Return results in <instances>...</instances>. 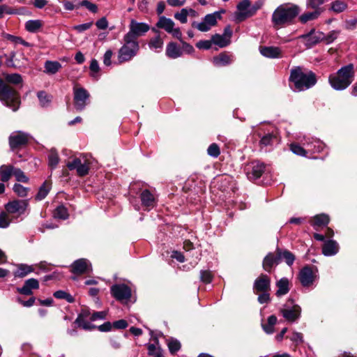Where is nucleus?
<instances>
[{
  "label": "nucleus",
  "instance_id": "nucleus-1",
  "mask_svg": "<svg viewBox=\"0 0 357 357\" xmlns=\"http://www.w3.org/2000/svg\"><path fill=\"white\" fill-rule=\"evenodd\" d=\"M289 81L294 85V91L297 92L312 88L317 82L315 73L300 66L291 70Z\"/></svg>",
  "mask_w": 357,
  "mask_h": 357
},
{
  "label": "nucleus",
  "instance_id": "nucleus-2",
  "mask_svg": "<svg viewBox=\"0 0 357 357\" xmlns=\"http://www.w3.org/2000/svg\"><path fill=\"white\" fill-rule=\"evenodd\" d=\"M354 77V65L350 63L342 67L335 73L331 74L328 82L333 89L342 91L352 83Z\"/></svg>",
  "mask_w": 357,
  "mask_h": 357
},
{
  "label": "nucleus",
  "instance_id": "nucleus-3",
  "mask_svg": "<svg viewBox=\"0 0 357 357\" xmlns=\"http://www.w3.org/2000/svg\"><path fill=\"white\" fill-rule=\"evenodd\" d=\"M300 8L298 6L285 3L278 6L272 15V22L275 26H281L289 24L298 15Z\"/></svg>",
  "mask_w": 357,
  "mask_h": 357
},
{
  "label": "nucleus",
  "instance_id": "nucleus-4",
  "mask_svg": "<svg viewBox=\"0 0 357 357\" xmlns=\"http://www.w3.org/2000/svg\"><path fill=\"white\" fill-rule=\"evenodd\" d=\"M0 101L13 112L17 111L20 105L19 93L11 86H8L0 78Z\"/></svg>",
  "mask_w": 357,
  "mask_h": 357
},
{
  "label": "nucleus",
  "instance_id": "nucleus-5",
  "mask_svg": "<svg viewBox=\"0 0 357 357\" xmlns=\"http://www.w3.org/2000/svg\"><path fill=\"white\" fill-rule=\"evenodd\" d=\"M139 50V45L137 40L124 36L123 45L118 51L119 63H122L130 61L137 54Z\"/></svg>",
  "mask_w": 357,
  "mask_h": 357
},
{
  "label": "nucleus",
  "instance_id": "nucleus-6",
  "mask_svg": "<svg viewBox=\"0 0 357 357\" xmlns=\"http://www.w3.org/2000/svg\"><path fill=\"white\" fill-rule=\"evenodd\" d=\"M280 312L289 322H294L298 319L301 314V307L294 303V301L289 299L280 309Z\"/></svg>",
  "mask_w": 357,
  "mask_h": 357
},
{
  "label": "nucleus",
  "instance_id": "nucleus-7",
  "mask_svg": "<svg viewBox=\"0 0 357 357\" xmlns=\"http://www.w3.org/2000/svg\"><path fill=\"white\" fill-rule=\"evenodd\" d=\"M114 298L122 303H126L131 297V289L125 284H116L110 288Z\"/></svg>",
  "mask_w": 357,
  "mask_h": 357
},
{
  "label": "nucleus",
  "instance_id": "nucleus-8",
  "mask_svg": "<svg viewBox=\"0 0 357 357\" xmlns=\"http://www.w3.org/2000/svg\"><path fill=\"white\" fill-rule=\"evenodd\" d=\"M220 17V14L215 12L206 15L200 22H193L192 26L202 32H206L217 24L218 19Z\"/></svg>",
  "mask_w": 357,
  "mask_h": 357
},
{
  "label": "nucleus",
  "instance_id": "nucleus-9",
  "mask_svg": "<svg viewBox=\"0 0 357 357\" xmlns=\"http://www.w3.org/2000/svg\"><path fill=\"white\" fill-rule=\"evenodd\" d=\"M174 21L170 18H167L165 16H161L156 26L159 29H162L165 31H167L169 33L172 34V36L180 40L181 41L182 38V33L179 28H174Z\"/></svg>",
  "mask_w": 357,
  "mask_h": 357
},
{
  "label": "nucleus",
  "instance_id": "nucleus-10",
  "mask_svg": "<svg viewBox=\"0 0 357 357\" xmlns=\"http://www.w3.org/2000/svg\"><path fill=\"white\" fill-rule=\"evenodd\" d=\"M129 29V31L125 36L127 38L137 40L139 36L144 35L149 30V26L146 23L137 22L135 20H132Z\"/></svg>",
  "mask_w": 357,
  "mask_h": 357
},
{
  "label": "nucleus",
  "instance_id": "nucleus-11",
  "mask_svg": "<svg viewBox=\"0 0 357 357\" xmlns=\"http://www.w3.org/2000/svg\"><path fill=\"white\" fill-rule=\"evenodd\" d=\"M29 206L27 199H15L8 202L5 205V208L8 214H17L20 216L24 213Z\"/></svg>",
  "mask_w": 357,
  "mask_h": 357
},
{
  "label": "nucleus",
  "instance_id": "nucleus-12",
  "mask_svg": "<svg viewBox=\"0 0 357 357\" xmlns=\"http://www.w3.org/2000/svg\"><path fill=\"white\" fill-rule=\"evenodd\" d=\"M90 97L89 93L84 88H74L75 107L77 111H82Z\"/></svg>",
  "mask_w": 357,
  "mask_h": 357
},
{
  "label": "nucleus",
  "instance_id": "nucleus-13",
  "mask_svg": "<svg viewBox=\"0 0 357 357\" xmlns=\"http://www.w3.org/2000/svg\"><path fill=\"white\" fill-rule=\"evenodd\" d=\"M29 139L27 133L16 131L13 132L9 137V144L12 149H16L19 146L25 145Z\"/></svg>",
  "mask_w": 357,
  "mask_h": 357
},
{
  "label": "nucleus",
  "instance_id": "nucleus-14",
  "mask_svg": "<svg viewBox=\"0 0 357 357\" xmlns=\"http://www.w3.org/2000/svg\"><path fill=\"white\" fill-rule=\"evenodd\" d=\"M315 275L310 266L303 267L298 273V280L304 287H308L313 284Z\"/></svg>",
  "mask_w": 357,
  "mask_h": 357
},
{
  "label": "nucleus",
  "instance_id": "nucleus-15",
  "mask_svg": "<svg viewBox=\"0 0 357 357\" xmlns=\"http://www.w3.org/2000/svg\"><path fill=\"white\" fill-rule=\"evenodd\" d=\"M265 170V165L259 161H254L251 162L248 167L247 175L248 178L250 180H255L259 178Z\"/></svg>",
  "mask_w": 357,
  "mask_h": 357
},
{
  "label": "nucleus",
  "instance_id": "nucleus-16",
  "mask_svg": "<svg viewBox=\"0 0 357 357\" xmlns=\"http://www.w3.org/2000/svg\"><path fill=\"white\" fill-rule=\"evenodd\" d=\"M66 166L70 170L75 169L77 174L80 176L88 174L89 171V163L86 162L82 163L81 159L78 158H75L73 161L68 162Z\"/></svg>",
  "mask_w": 357,
  "mask_h": 357
},
{
  "label": "nucleus",
  "instance_id": "nucleus-17",
  "mask_svg": "<svg viewBox=\"0 0 357 357\" xmlns=\"http://www.w3.org/2000/svg\"><path fill=\"white\" fill-rule=\"evenodd\" d=\"M300 38L305 40V46L307 48H311L319 42L323 41L324 33L312 29L308 33L303 34Z\"/></svg>",
  "mask_w": 357,
  "mask_h": 357
},
{
  "label": "nucleus",
  "instance_id": "nucleus-18",
  "mask_svg": "<svg viewBox=\"0 0 357 357\" xmlns=\"http://www.w3.org/2000/svg\"><path fill=\"white\" fill-rule=\"evenodd\" d=\"M92 270L91 264L86 259H79L72 264V271L76 274H83L91 272Z\"/></svg>",
  "mask_w": 357,
  "mask_h": 357
},
{
  "label": "nucleus",
  "instance_id": "nucleus-19",
  "mask_svg": "<svg viewBox=\"0 0 357 357\" xmlns=\"http://www.w3.org/2000/svg\"><path fill=\"white\" fill-rule=\"evenodd\" d=\"M238 11L236 13V19L242 22L250 17V2L249 0H243L237 6Z\"/></svg>",
  "mask_w": 357,
  "mask_h": 357
},
{
  "label": "nucleus",
  "instance_id": "nucleus-20",
  "mask_svg": "<svg viewBox=\"0 0 357 357\" xmlns=\"http://www.w3.org/2000/svg\"><path fill=\"white\" fill-rule=\"evenodd\" d=\"M260 54L268 59H278L282 57V50L275 46H260Z\"/></svg>",
  "mask_w": 357,
  "mask_h": 357
},
{
  "label": "nucleus",
  "instance_id": "nucleus-21",
  "mask_svg": "<svg viewBox=\"0 0 357 357\" xmlns=\"http://www.w3.org/2000/svg\"><path fill=\"white\" fill-rule=\"evenodd\" d=\"M271 280L266 275L261 274L254 283V289L257 291H269L271 289Z\"/></svg>",
  "mask_w": 357,
  "mask_h": 357
},
{
  "label": "nucleus",
  "instance_id": "nucleus-22",
  "mask_svg": "<svg viewBox=\"0 0 357 357\" xmlns=\"http://www.w3.org/2000/svg\"><path fill=\"white\" fill-rule=\"evenodd\" d=\"M39 288V282L35 278H30L24 282L22 287L17 288V291L26 296H30L33 294L32 289Z\"/></svg>",
  "mask_w": 357,
  "mask_h": 357
},
{
  "label": "nucleus",
  "instance_id": "nucleus-23",
  "mask_svg": "<svg viewBox=\"0 0 357 357\" xmlns=\"http://www.w3.org/2000/svg\"><path fill=\"white\" fill-rule=\"evenodd\" d=\"M280 263V256H278V253L277 252L276 255H274L270 252L263 260V268L267 272H271L272 268Z\"/></svg>",
  "mask_w": 357,
  "mask_h": 357
},
{
  "label": "nucleus",
  "instance_id": "nucleus-24",
  "mask_svg": "<svg viewBox=\"0 0 357 357\" xmlns=\"http://www.w3.org/2000/svg\"><path fill=\"white\" fill-rule=\"evenodd\" d=\"M140 198L142 206L148 210L155 206L156 203L155 198L149 190H143L140 195Z\"/></svg>",
  "mask_w": 357,
  "mask_h": 357
},
{
  "label": "nucleus",
  "instance_id": "nucleus-25",
  "mask_svg": "<svg viewBox=\"0 0 357 357\" xmlns=\"http://www.w3.org/2000/svg\"><path fill=\"white\" fill-rule=\"evenodd\" d=\"M339 251V245L334 240L326 241L323 245L322 253L325 256H333L336 255Z\"/></svg>",
  "mask_w": 357,
  "mask_h": 357
},
{
  "label": "nucleus",
  "instance_id": "nucleus-26",
  "mask_svg": "<svg viewBox=\"0 0 357 357\" xmlns=\"http://www.w3.org/2000/svg\"><path fill=\"white\" fill-rule=\"evenodd\" d=\"M183 54L181 47L174 42L167 44L166 47V55L171 59L180 57Z\"/></svg>",
  "mask_w": 357,
  "mask_h": 357
},
{
  "label": "nucleus",
  "instance_id": "nucleus-27",
  "mask_svg": "<svg viewBox=\"0 0 357 357\" xmlns=\"http://www.w3.org/2000/svg\"><path fill=\"white\" fill-rule=\"evenodd\" d=\"M17 270L13 273L15 278H22L34 271L33 266L20 264L17 266Z\"/></svg>",
  "mask_w": 357,
  "mask_h": 357
},
{
  "label": "nucleus",
  "instance_id": "nucleus-28",
  "mask_svg": "<svg viewBox=\"0 0 357 357\" xmlns=\"http://www.w3.org/2000/svg\"><path fill=\"white\" fill-rule=\"evenodd\" d=\"M278 290L276 296L280 297L287 294L289 291V282L287 278H282L277 282Z\"/></svg>",
  "mask_w": 357,
  "mask_h": 357
},
{
  "label": "nucleus",
  "instance_id": "nucleus-29",
  "mask_svg": "<svg viewBox=\"0 0 357 357\" xmlns=\"http://www.w3.org/2000/svg\"><path fill=\"white\" fill-rule=\"evenodd\" d=\"M309 140V142L304 143L307 145L308 151L314 153H319L323 151L325 145L322 142L317 139H312Z\"/></svg>",
  "mask_w": 357,
  "mask_h": 357
},
{
  "label": "nucleus",
  "instance_id": "nucleus-30",
  "mask_svg": "<svg viewBox=\"0 0 357 357\" xmlns=\"http://www.w3.org/2000/svg\"><path fill=\"white\" fill-rule=\"evenodd\" d=\"M329 216L326 214L322 213L314 216L311 225L316 228L317 227L326 226L329 222Z\"/></svg>",
  "mask_w": 357,
  "mask_h": 357
},
{
  "label": "nucleus",
  "instance_id": "nucleus-31",
  "mask_svg": "<svg viewBox=\"0 0 357 357\" xmlns=\"http://www.w3.org/2000/svg\"><path fill=\"white\" fill-rule=\"evenodd\" d=\"M213 62L216 66H225L231 63V56L227 54L221 53L213 57Z\"/></svg>",
  "mask_w": 357,
  "mask_h": 357
},
{
  "label": "nucleus",
  "instance_id": "nucleus-32",
  "mask_svg": "<svg viewBox=\"0 0 357 357\" xmlns=\"http://www.w3.org/2000/svg\"><path fill=\"white\" fill-rule=\"evenodd\" d=\"M13 172V166L1 165L0 167V177L2 182L9 181Z\"/></svg>",
  "mask_w": 357,
  "mask_h": 357
},
{
  "label": "nucleus",
  "instance_id": "nucleus-33",
  "mask_svg": "<svg viewBox=\"0 0 357 357\" xmlns=\"http://www.w3.org/2000/svg\"><path fill=\"white\" fill-rule=\"evenodd\" d=\"M43 26V22L40 20H31L25 23V29L30 33L37 32Z\"/></svg>",
  "mask_w": 357,
  "mask_h": 357
},
{
  "label": "nucleus",
  "instance_id": "nucleus-34",
  "mask_svg": "<svg viewBox=\"0 0 357 357\" xmlns=\"http://www.w3.org/2000/svg\"><path fill=\"white\" fill-rule=\"evenodd\" d=\"M51 189V184L47 181H45L43 185L40 187L38 193L36 195V199L41 201L44 199L48 195Z\"/></svg>",
  "mask_w": 357,
  "mask_h": 357
},
{
  "label": "nucleus",
  "instance_id": "nucleus-35",
  "mask_svg": "<svg viewBox=\"0 0 357 357\" xmlns=\"http://www.w3.org/2000/svg\"><path fill=\"white\" fill-rule=\"evenodd\" d=\"M45 72L48 74H55L61 68V65L58 61H47L44 65Z\"/></svg>",
  "mask_w": 357,
  "mask_h": 357
},
{
  "label": "nucleus",
  "instance_id": "nucleus-36",
  "mask_svg": "<svg viewBox=\"0 0 357 357\" xmlns=\"http://www.w3.org/2000/svg\"><path fill=\"white\" fill-rule=\"evenodd\" d=\"M84 312L79 314L75 319V324L84 330H92L96 328V326L91 324L90 322L86 321L84 318Z\"/></svg>",
  "mask_w": 357,
  "mask_h": 357
},
{
  "label": "nucleus",
  "instance_id": "nucleus-37",
  "mask_svg": "<svg viewBox=\"0 0 357 357\" xmlns=\"http://www.w3.org/2000/svg\"><path fill=\"white\" fill-rule=\"evenodd\" d=\"M277 250L278 256H280V262H281L283 259L288 266H291L294 264L295 257L291 252L288 250L282 251L280 249H278Z\"/></svg>",
  "mask_w": 357,
  "mask_h": 357
},
{
  "label": "nucleus",
  "instance_id": "nucleus-38",
  "mask_svg": "<svg viewBox=\"0 0 357 357\" xmlns=\"http://www.w3.org/2000/svg\"><path fill=\"white\" fill-rule=\"evenodd\" d=\"M323 10H314L313 12H307L301 15L299 17L302 23L317 19L322 13Z\"/></svg>",
  "mask_w": 357,
  "mask_h": 357
},
{
  "label": "nucleus",
  "instance_id": "nucleus-39",
  "mask_svg": "<svg viewBox=\"0 0 357 357\" xmlns=\"http://www.w3.org/2000/svg\"><path fill=\"white\" fill-rule=\"evenodd\" d=\"M59 162V154L55 149H51L48 155V165L52 169H55Z\"/></svg>",
  "mask_w": 357,
  "mask_h": 357
},
{
  "label": "nucleus",
  "instance_id": "nucleus-40",
  "mask_svg": "<svg viewBox=\"0 0 357 357\" xmlns=\"http://www.w3.org/2000/svg\"><path fill=\"white\" fill-rule=\"evenodd\" d=\"M213 43L218 45L220 47H225L229 44V41L227 40L226 37L220 34H215L211 38Z\"/></svg>",
  "mask_w": 357,
  "mask_h": 357
},
{
  "label": "nucleus",
  "instance_id": "nucleus-41",
  "mask_svg": "<svg viewBox=\"0 0 357 357\" xmlns=\"http://www.w3.org/2000/svg\"><path fill=\"white\" fill-rule=\"evenodd\" d=\"M347 4L344 1L336 0L333 1L331 4V9L335 13H342L346 10Z\"/></svg>",
  "mask_w": 357,
  "mask_h": 357
},
{
  "label": "nucleus",
  "instance_id": "nucleus-42",
  "mask_svg": "<svg viewBox=\"0 0 357 357\" xmlns=\"http://www.w3.org/2000/svg\"><path fill=\"white\" fill-rule=\"evenodd\" d=\"M68 212L67 208L63 206H59L54 211V216L56 218L66 220L68 218Z\"/></svg>",
  "mask_w": 357,
  "mask_h": 357
},
{
  "label": "nucleus",
  "instance_id": "nucleus-43",
  "mask_svg": "<svg viewBox=\"0 0 357 357\" xmlns=\"http://www.w3.org/2000/svg\"><path fill=\"white\" fill-rule=\"evenodd\" d=\"M162 46L163 40L159 35L151 38L149 43V47L151 50H161L162 48Z\"/></svg>",
  "mask_w": 357,
  "mask_h": 357
},
{
  "label": "nucleus",
  "instance_id": "nucleus-44",
  "mask_svg": "<svg viewBox=\"0 0 357 357\" xmlns=\"http://www.w3.org/2000/svg\"><path fill=\"white\" fill-rule=\"evenodd\" d=\"M167 346L171 354H175L181 349V343L174 338L168 340Z\"/></svg>",
  "mask_w": 357,
  "mask_h": 357
},
{
  "label": "nucleus",
  "instance_id": "nucleus-45",
  "mask_svg": "<svg viewBox=\"0 0 357 357\" xmlns=\"http://www.w3.org/2000/svg\"><path fill=\"white\" fill-rule=\"evenodd\" d=\"M37 96L42 107H47L50 105L51 102V96H48L45 91H39Z\"/></svg>",
  "mask_w": 357,
  "mask_h": 357
},
{
  "label": "nucleus",
  "instance_id": "nucleus-46",
  "mask_svg": "<svg viewBox=\"0 0 357 357\" xmlns=\"http://www.w3.org/2000/svg\"><path fill=\"white\" fill-rule=\"evenodd\" d=\"M276 139V136L273 134L268 133L263 136L260 140V145L261 146H272L274 140Z\"/></svg>",
  "mask_w": 357,
  "mask_h": 357
},
{
  "label": "nucleus",
  "instance_id": "nucleus-47",
  "mask_svg": "<svg viewBox=\"0 0 357 357\" xmlns=\"http://www.w3.org/2000/svg\"><path fill=\"white\" fill-rule=\"evenodd\" d=\"M340 31L333 30L330 31L327 35H325L324 33L323 41H324L326 44L329 45L337 38L338 36L340 35Z\"/></svg>",
  "mask_w": 357,
  "mask_h": 357
},
{
  "label": "nucleus",
  "instance_id": "nucleus-48",
  "mask_svg": "<svg viewBox=\"0 0 357 357\" xmlns=\"http://www.w3.org/2000/svg\"><path fill=\"white\" fill-rule=\"evenodd\" d=\"M13 175L15 176L16 180L18 182H22V183H28L29 182V178L19 168H15L13 167Z\"/></svg>",
  "mask_w": 357,
  "mask_h": 357
},
{
  "label": "nucleus",
  "instance_id": "nucleus-49",
  "mask_svg": "<svg viewBox=\"0 0 357 357\" xmlns=\"http://www.w3.org/2000/svg\"><path fill=\"white\" fill-rule=\"evenodd\" d=\"M13 191L21 197H24L27 195L29 191V188L24 187L21 184L15 183L13 188Z\"/></svg>",
  "mask_w": 357,
  "mask_h": 357
},
{
  "label": "nucleus",
  "instance_id": "nucleus-50",
  "mask_svg": "<svg viewBox=\"0 0 357 357\" xmlns=\"http://www.w3.org/2000/svg\"><path fill=\"white\" fill-rule=\"evenodd\" d=\"M6 81L13 84H18L22 82V77L20 74L13 73L6 75Z\"/></svg>",
  "mask_w": 357,
  "mask_h": 357
},
{
  "label": "nucleus",
  "instance_id": "nucleus-51",
  "mask_svg": "<svg viewBox=\"0 0 357 357\" xmlns=\"http://www.w3.org/2000/svg\"><path fill=\"white\" fill-rule=\"evenodd\" d=\"M11 220L7 212H1L0 213V228H7L10 225Z\"/></svg>",
  "mask_w": 357,
  "mask_h": 357
},
{
  "label": "nucleus",
  "instance_id": "nucleus-52",
  "mask_svg": "<svg viewBox=\"0 0 357 357\" xmlns=\"http://www.w3.org/2000/svg\"><path fill=\"white\" fill-rule=\"evenodd\" d=\"M174 18L180 22L185 24L188 22V11L187 8H182L180 12L174 14Z\"/></svg>",
  "mask_w": 357,
  "mask_h": 357
},
{
  "label": "nucleus",
  "instance_id": "nucleus-53",
  "mask_svg": "<svg viewBox=\"0 0 357 357\" xmlns=\"http://www.w3.org/2000/svg\"><path fill=\"white\" fill-rule=\"evenodd\" d=\"M207 153L213 158H218L220 154L218 145L215 143L211 144L207 149Z\"/></svg>",
  "mask_w": 357,
  "mask_h": 357
},
{
  "label": "nucleus",
  "instance_id": "nucleus-54",
  "mask_svg": "<svg viewBox=\"0 0 357 357\" xmlns=\"http://www.w3.org/2000/svg\"><path fill=\"white\" fill-rule=\"evenodd\" d=\"M79 6H84L93 13L98 12V6L88 0H83L79 3Z\"/></svg>",
  "mask_w": 357,
  "mask_h": 357
},
{
  "label": "nucleus",
  "instance_id": "nucleus-55",
  "mask_svg": "<svg viewBox=\"0 0 357 357\" xmlns=\"http://www.w3.org/2000/svg\"><path fill=\"white\" fill-rule=\"evenodd\" d=\"M5 38H7L8 40L12 41V42H14V43H20L22 44V45L25 46V47H29V43L26 42L25 40H24L22 38L20 37H17V36H13L11 34H6L5 35Z\"/></svg>",
  "mask_w": 357,
  "mask_h": 357
},
{
  "label": "nucleus",
  "instance_id": "nucleus-56",
  "mask_svg": "<svg viewBox=\"0 0 357 357\" xmlns=\"http://www.w3.org/2000/svg\"><path fill=\"white\" fill-rule=\"evenodd\" d=\"M291 151L296 155L305 156L306 151L298 144H291Z\"/></svg>",
  "mask_w": 357,
  "mask_h": 357
},
{
  "label": "nucleus",
  "instance_id": "nucleus-57",
  "mask_svg": "<svg viewBox=\"0 0 357 357\" xmlns=\"http://www.w3.org/2000/svg\"><path fill=\"white\" fill-rule=\"evenodd\" d=\"M324 0H307V6L314 10H323L319 6L322 5Z\"/></svg>",
  "mask_w": 357,
  "mask_h": 357
},
{
  "label": "nucleus",
  "instance_id": "nucleus-58",
  "mask_svg": "<svg viewBox=\"0 0 357 357\" xmlns=\"http://www.w3.org/2000/svg\"><path fill=\"white\" fill-rule=\"evenodd\" d=\"M148 354L153 357H156L158 354H162V350L160 348H156L155 344H149L147 345Z\"/></svg>",
  "mask_w": 357,
  "mask_h": 357
},
{
  "label": "nucleus",
  "instance_id": "nucleus-59",
  "mask_svg": "<svg viewBox=\"0 0 357 357\" xmlns=\"http://www.w3.org/2000/svg\"><path fill=\"white\" fill-rule=\"evenodd\" d=\"M107 312L105 311H100V312H93L91 317H90V320L91 321H95L96 320H104L106 319V317H107Z\"/></svg>",
  "mask_w": 357,
  "mask_h": 357
},
{
  "label": "nucleus",
  "instance_id": "nucleus-60",
  "mask_svg": "<svg viewBox=\"0 0 357 357\" xmlns=\"http://www.w3.org/2000/svg\"><path fill=\"white\" fill-rule=\"evenodd\" d=\"M201 280L205 283H210L212 280V275L210 271H202L200 272Z\"/></svg>",
  "mask_w": 357,
  "mask_h": 357
},
{
  "label": "nucleus",
  "instance_id": "nucleus-61",
  "mask_svg": "<svg viewBox=\"0 0 357 357\" xmlns=\"http://www.w3.org/2000/svg\"><path fill=\"white\" fill-rule=\"evenodd\" d=\"M213 41L211 40H200L197 43L196 46L199 49L209 50L212 47Z\"/></svg>",
  "mask_w": 357,
  "mask_h": 357
},
{
  "label": "nucleus",
  "instance_id": "nucleus-62",
  "mask_svg": "<svg viewBox=\"0 0 357 357\" xmlns=\"http://www.w3.org/2000/svg\"><path fill=\"white\" fill-rule=\"evenodd\" d=\"M113 328L116 329H125L128 327V322L124 319H120L112 323Z\"/></svg>",
  "mask_w": 357,
  "mask_h": 357
},
{
  "label": "nucleus",
  "instance_id": "nucleus-63",
  "mask_svg": "<svg viewBox=\"0 0 357 357\" xmlns=\"http://www.w3.org/2000/svg\"><path fill=\"white\" fill-rule=\"evenodd\" d=\"M257 300L261 304L268 303L270 301V294L268 291L261 292V294L259 295Z\"/></svg>",
  "mask_w": 357,
  "mask_h": 357
},
{
  "label": "nucleus",
  "instance_id": "nucleus-64",
  "mask_svg": "<svg viewBox=\"0 0 357 357\" xmlns=\"http://www.w3.org/2000/svg\"><path fill=\"white\" fill-rule=\"evenodd\" d=\"M97 328L98 331L101 332H109L112 329L113 324L109 321H106L104 324L98 326Z\"/></svg>",
  "mask_w": 357,
  "mask_h": 357
}]
</instances>
